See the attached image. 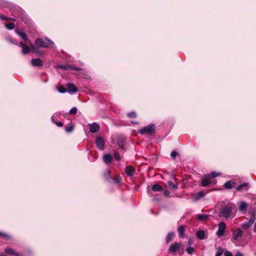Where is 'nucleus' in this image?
<instances>
[{
    "label": "nucleus",
    "mask_w": 256,
    "mask_h": 256,
    "mask_svg": "<svg viewBox=\"0 0 256 256\" xmlns=\"http://www.w3.org/2000/svg\"><path fill=\"white\" fill-rule=\"evenodd\" d=\"M78 90L76 86L72 83H68L67 84V91L70 92L74 93Z\"/></svg>",
    "instance_id": "11"
},
{
    "label": "nucleus",
    "mask_w": 256,
    "mask_h": 256,
    "mask_svg": "<svg viewBox=\"0 0 256 256\" xmlns=\"http://www.w3.org/2000/svg\"><path fill=\"white\" fill-rule=\"evenodd\" d=\"M209 216L210 215L208 214H198L197 215L196 218L200 221L204 222L208 220Z\"/></svg>",
    "instance_id": "22"
},
{
    "label": "nucleus",
    "mask_w": 256,
    "mask_h": 256,
    "mask_svg": "<svg viewBox=\"0 0 256 256\" xmlns=\"http://www.w3.org/2000/svg\"><path fill=\"white\" fill-rule=\"evenodd\" d=\"M16 33L22 39L24 40L26 42H28V38L26 34L23 31H20L18 30H16Z\"/></svg>",
    "instance_id": "18"
},
{
    "label": "nucleus",
    "mask_w": 256,
    "mask_h": 256,
    "mask_svg": "<svg viewBox=\"0 0 256 256\" xmlns=\"http://www.w3.org/2000/svg\"><path fill=\"white\" fill-rule=\"evenodd\" d=\"M236 256H243V254L240 252H238L236 255Z\"/></svg>",
    "instance_id": "51"
},
{
    "label": "nucleus",
    "mask_w": 256,
    "mask_h": 256,
    "mask_svg": "<svg viewBox=\"0 0 256 256\" xmlns=\"http://www.w3.org/2000/svg\"><path fill=\"white\" fill-rule=\"evenodd\" d=\"M30 46L33 52H36V46L32 44H30Z\"/></svg>",
    "instance_id": "47"
},
{
    "label": "nucleus",
    "mask_w": 256,
    "mask_h": 256,
    "mask_svg": "<svg viewBox=\"0 0 256 256\" xmlns=\"http://www.w3.org/2000/svg\"><path fill=\"white\" fill-rule=\"evenodd\" d=\"M152 190L154 192H161L163 190V188L158 184H155L152 186Z\"/></svg>",
    "instance_id": "25"
},
{
    "label": "nucleus",
    "mask_w": 256,
    "mask_h": 256,
    "mask_svg": "<svg viewBox=\"0 0 256 256\" xmlns=\"http://www.w3.org/2000/svg\"><path fill=\"white\" fill-rule=\"evenodd\" d=\"M4 252L6 254L12 255L14 256H22L20 254L16 252L12 248H6L4 250Z\"/></svg>",
    "instance_id": "14"
},
{
    "label": "nucleus",
    "mask_w": 256,
    "mask_h": 256,
    "mask_svg": "<svg viewBox=\"0 0 256 256\" xmlns=\"http://www.w3.org/2000/svg\"><path fill=\"white\" fill-rule=\"evenodd\" d=\"M112 180H113V182L114 184H118L121 182L122 178L120 176H116L114 177L113 178H112Z\"/></svg>",
    "instance_id": "28"
},
{
    "label": "nucleus",
    "mask_w": 256,
    "mask_h": 256,
    "mask_svg": "<svg viewBox=\"0 0 256 256\" xmlns=\"http://www.w3.org/2000/svg\"><path fill=\"white\" fill-rule=\"evenodd\" d=\"M55 123L59 127H62L64 126V124L61 122H56Z\"/></svg>",
    "instance_id": "46"
},
{
    "label": "nucleus",
    "mask_w": 256,
    "mask_h": 256,
    "mask_svg": "<svg viewBox=\"0 0 256 256\" xmlns=\"http://www.w3.org/2000/svg\"><path fill=\"white\" fill-rule=\"evenodd\" d=\"M127 116L130 118H134L136 116V114L135 112H132L127 114Z\"/></svg>",
    "instance_id": "36"
},
{
    "label": "nucleus",
    "mask_w": 256,
    "mask_h": 256,
    "mask_svg": "<svg viewBox=\"0 0 256 256\" xmlns=\"http://www.w3.org/2000/svg\"><path fill=\"white\" fill-rule=\"evenodd\" d=\"M70 70H76V71H81L82 70L81 68H78V67L74 66H70Z\"/></svg>",
    "instance_id": "41"
},
{
    "label": "nucleus",
    "mask_w": 256,
    "mask_h": 256,
    "mask_svg": "<svg viewBox=\"0 0 256 256\" xmlns=\"http://www.w3.org/2000/svg\"><path fill=\"white\" fill-rule=\"evenodd\" d=\"M223 252V249L222 248L220 247L218 250V252L216 253V256H221Z\"/></svg>",
    "instance_id": "40"
},
{
    "label": "nucleus",
    "mask_w": 256,
    "mask_h": 256,
    "mask_svg": "<svg viewBox=\"0 0 256 256\" xmlns=\"http://www.w3.org/2000/svg\"><path fill=\"white\" fill-rule=\"evenodd\" d=\"M31 63L34 66H41L44 64L42 60L38 58L32 59Z\"/></svg>",
    "instance_id": "15"
},
{
    "label": "nucleus",
    "mask_w": 256,
    "mask_h": 256,
    "mask_svg": "<svg viewBox=\"0 0 256 256\" xmlns=\"http://www.w3.org/2000/svg\"><path fill=\"white\" fill-rule=\"evenodd\" d=\"M47 41H45L41 38H38L36 41V44L38 48H49L50 44H54V42L49 39L46 38Z\"/></svg>",
    "instance_id": "2"
},
{
    "label": "nucleus",
    "mask_w": 256,
    "mask_h": 256,
    "mask_svg": "<svg viewBox=\"0 0 256 256\" xmlns=\"http://www.w3.org/2000/svg\"><path fill=\"white\" fill-rule=\"evenodd\" d=\"M100 127L96 123H93L90 125V132L92 133H95L100 130Z\"/></svg>",
    "instance_id": "16"
},
{
    "label": "nucleus",
    "mask_w": 256,
    "mask_h": 256,
    "mask_svg": "<svg viewBox=\"0 0 256 256\" xmlns=\"http://www.w3.org/2000/svg\"><path fill=\"white\" fill-rule=\"evenodd\" d=\"M211 183V179L209 176H206L202 180L200 185L202 186L206 187L208 186Z\"/></svg>",
    "instance_id": "10"
},
{
    "label": "nucleus",
    "mask_w": 256,
    "mask_h": 256,
    "mask_svg": "<svg viewBox=\"0 0 256 256\" xmlns=\"http://www.w3.org/2000/svg\"><path fill=\"white\" fill-rule=\"evenodd\" d=\"M2 20H6V19H7V18H6V17L4 16H2Z\"/></svg>",
    "instance_id": "54"
},
{
    "label": "nucleus",
    "mask_w": 256,
    "mask_h": 256,
    "mask_svg": "<svg viewBox=\"0 0 256 256\" xmlns=\"http://www.w3.org/2000/svg\"><path fill=\"white\" fill-rule=\"evenodd\" d=\"M243 232L240 228H238L232 231V236L235 240H238V238L242 236Z\"/></svg>",
    "instance_id": "13"
},
{
    "label": "nucleus",
    "mask_w": 256,
    "mask_h": 256,
    "mask_svg": "<svg viewBox=\"0 0 256 256\" xmlns=\"http://www.w3.org/2000/svg\"><path fill=\"white\" fill-rule=\"evenodd\" d=\"M156 131L154 124H150L138 130V132L142 134L153 135Z\"/></svg>",
    "instance_id": "1"
},
{
    "label": "nucleus",
    "mask_w": 256,
    "mask_h": 256,
    "mask_svg": "<svg viewBox=\"0 0 256 256\" xmlns=\"http://www.w3.org/2000/svg\"><path fill=\"white\" fill-rule=\"evenodd\" d=\"M192 239L190 238V239L188 240V244L189 245H190V244H192Z\"/></svg>",
    "instance_id": "50"
},
{
    "label": "nucleus",
    "mask_w": 256,
    "mask_h": 256,
    "mask_svg": "<svg viewBox=\"0 0 256 256\" xmlns=\"http://www.w3.org/2000/svg\"><path fill=\"white\" fill-rule=\"evenodd\" d=\"M51 118H52V120L53 122H56L55 121H54V116H52Z\"/></svg>",
    "instance_id": "55"
},
{
    "label": "nucleus",
    "mask_w": 256,
    "mask_h": 256,
    "mask_svg": "<svg viewBox=\"0 0 256 256\" xmlns=\"http://www.w3.org/2000/svg\"><path fill=\"white\" fill-rule=\"evenodd\" d=\"M208 176H210V178H214L217 176H218V174L216 173V172H212L210 174H208Z\"/></svg>",
    "instance_id": "43"
},
{
    "label": "nucleus",
    "mask_w": 256,
    "mask_h": 256,
    "mask_svg": "<svg viewBox=\"0 0 256 256\" xmlns=\"http://www.w3.org/2000/svg\"><path fill=\"white\" fill-rule=\"evenodd\" d=\"M170 192L168 190H165L164 191V194L166 196H170Z\"/></svg>",
    "instance_id": "48"
},
{
    "label": "nucleus",
    "mask_w": 256,
    "mask_h": 256,
    "mask_svg": "<svg viewBox=\"0 0 256 256\" xmlns=\"http://www.w3.org/2000/svg\"><path fill=\"white\" fill-rule=\"evenodd\" d=\"M247 207V204L244 202H242L240 203L239 206V210L240 211H244L246 209Z\"/></svg>",
    "instance_id": "29"
},
{
    "label": "nucleus",
    "mask_w": 256,
    "mask_h": 256,
    "mask_svg": "<svg viewBox=\"0 0 256 256\" xmlns=\"http://www.w3.org/2000/svg\"><path fill=\"white\" fill-rule=\"evenodd\" d=\"M6 40L9 43L17 44L16 40L10 36L7 38Z\"/></svg>",
    "instance_id": "33"
},
{
    "label": "nucleus",
    "mask_w": 256,
    "mask_h": 256,
    "mask_svg": "<svg viewBox=\"0 0 256 256\" xmlns=\"http://www.w3.org/2000/svg\"><path fill=\"white\" fill-rule=\"evenodd\" d=\"M131 124H138V122L136 121H131Z\"/></svg>",
    "instance_id": "49"
},
{
    "label": "nucleus",
    "mask_w": 256,
    "mask_h": 256,
    "mask_svg": "<svg viewBox=\"0 0 256 256\" xmlns=\"http://www.w3.org/2000/svg\"><path fill=\"white\" fill-rule=\"evenodd\" d=\"M226 228V224L224 222H220L218 225V230L216 232V235L218 237L224 236L225 230Z\"/></svg>",
    "instance_id": "5"
},
{
    "label": "nucleus",
    "mask_w": 256,
    "mask_h": 256,
    "mask_svg": "<svg viewBox=\"0 0 256 256\" xmlns=\"http://www.w3.org/2000/svg\"><path fill=\"white\" fill-rule=\"evenodd\" d=\"M19 45L22 48V54H28L30 52V48L24 42H20Z\"/></svg>",
    "instance_id": "9"
},
{
    "label": "nucleus",
    "mask_w": 256,
    "mask_h": 256,
    "mask_svg": "<svg viewBox=\"0 0 256 256\" xmlns=\"http://www.w3.org/2000/svg\"><path fill=\"white\" fill-rule=\"evenodd\" d=\"M103 160L104 162L106 164H109L111 163L112 161V156L110 154H106L104 155L103 157Z\"/></svg>",
    "instance_id": "19"
},
{
    "label": "nucleus",
    "mask_w": 256,
    "mask_h": 256,
    "mask_svg": "<svg viewBox=\"0 0 256 256\" xmlns=\"http://www.w3.org/2000/svg\"><path fill=\"white\" fill-rule=\"evenodd\" d=\"M78 112V109L76 107L72 108L69 112L70 114L72 115H75Z\"/></svg>",
    "instance_id": "38"
},
{
    "label": "nucleus",
    "mask_w": 256,
    "mask_h": 256,
    "mask_svg": "<svg viewBox=\"0 0 256 256\" xmlns=\"http://www.w3.org/2000/svg\"><path fill=\"white\" fill-rule=\"evenodd\" d=\"M58 90L60 93H64L67 91V88L66 89L63 86H60L58 88Z\"/></svg>",
    "instance_id": "34"
},
{
    "label": "nucleus",
    "mask_w": 256,
    "mask_h": 256,
    "mask_svg": "<svg viewBox=\"0 0 256 256\" xmlns=\"http://www.w3.org/2000/svg\"><path fill=\"white\" fill-rule=\"evenodd\" d=\"M0 236L4 238L6 240H9L11 238V236L10 235L6 234L4 232H0Z\"/></svg>",
    "instance_id": "30"
},
{
    "label": "nucleus",
    "mask_w": 256,
    "mask_h": 256,
    "mask_svg": "<svg viewBox=\"0 0 256 256\" xmlns=\"http://www.w3.org/2000/svg\"><path fill=\"white\" fill-rule=\"evenodd\" d=\"M178 236L180 238H183L184 236V234L185 232V226L182 225L178 227Z\"/></svg>",
    "instance_id": "17"
},
{
    "label": "nucleus",
    "mask_w": 256,
    "mask_h": 256,
    "mask_svg": "<svg viewBox=\"0 0 256 256\" xmlns=\"http://www.w3.org/2000/svg\"><path fill=\"white\" fill-rule=\"evenodd\" d=\"M35 52L36 54H39V52L38 50V48H36V52Z\"/></svg>",
    "instance_id": "53"
},
{
    "label": "nucleus",
    "mask_w": 256,
    "mask_h": 256,
    "mask_svg": "<svg viewBox=\"0 0 256 256\" xmlns=\"http://www.w3.org/2000/svg\"><path fill=\"white\" fill-rule=\"evenodd\" d=\"M196 236L200 240H204L206 238V234L204 230H199L196 233Z\"/></svg>",
    "instance_id": "21"
},
{
    "label": "nucleus",
    "mask_w": 256,
    "mask_h": 256,
    "mask_svg": "<svg viewBox=\"0 0 256 256\" xmlns=\"http://www.w3.org/2000/svg\"><path fill=\"white\" fill-rule=\"evenodd\" d=\"M236 185L235 182L232 180H229L226 182L224 184V187L226 189H230L234 188Z\"/></svg>",
    "instance_id": "20"
},
{
    "label": "nucleus",
    "mask_w": 256,
    "mask_h": 256,
    "mask_svg": "<svg viewBox=\"0 0 256 256\" xmlns=\"http://www.w3.org/2000/svg\"><path fill=\"white\" fill-rule=\"evenodd\" d=\"M224 256H233L232 253L228 251H226L224 252Z\"/></svg>",
    "instance_id": "45"
},
{
    "label": "nucleus",
    "mask_w": 256,
    "mask_h": 256,
    "mask_svg": "<svg viewBox=\"0 0 256 256\" xmlns=\"http://www.w3.org/2000/svg\"><path fill=\"white\" fill-rule=\"evenodd\" d=\"M250 187V184L248 182H244L240 185L238 186L236 188L238 192L246 191Z\"/></svg>",
    "instance_id": "8"
},
{
    "label": "nucleus",
    "mask_w": 256,
    "mask_h": 256,
    "mask_svg": "<svg viewBox=\"0 0 256 256\" xmlns=\"http://www.w3.org/2000/svg\"><path fill=\"white\" fill-rule=\"evenodd\" d=\"M182 247V246L180 243L174 242L170 245L168 249V253L172 254V255L175 256L176 252H178Z\"/></svg>",
    "instance_id": "3"
},
{
    "label": "nucleus",
    "mask_w": 256,
    "mask_h": 256,
    "mask_svg": "<svg viewBox=\"0 0 256 256\" xmlns=\"http://www.w3.org/2000/svg\"><path fill=\"white\" fill-rule=\"evenodd\" d=\"M74 129V126L72 122H70L65 126V130L67 132H71Z\"/></svg>",
    "instance_id": "24"
},
{
    "label": "nucleus",
    "mask_w": 256,
    "mask_h": 256,
    "mask_svg": "<svg viewBox=\"0 0 256 256\" xmlns=\"http://www.w3.org/2000/svg\"><path fill=\"white\" fill-rule=\"evenodd\" d=\"M220 212L226 218H230L232 212V209L230 206H224L221 210Z\"/></svg>",
    "instance_id": "4"
},
{
    "label": "nucleus",
    "mask_w": 256,
    "mask_h": 256,
    "mask_svg": "<svg viewBox=\"0 0 256 256\" xmlns=\"http://www.w3.org/2000/svg\"><path fill=\"white\" fill-rule=\"evenodd\" d=\"M186 250L188 254H192L194 252V250L193 247L189 246L186 249Z\"/></svg>",
    "instance_id": "39"
},
{
    "label": "nucleus",
    "mask_w": 256,
    "mask_h": 256,
    "mask_svg": "<svg viewBox=\"0 0 256 256\" xmlns=\"http://www.w3.org/2000/svg\"><path fill=\"white\" fill-rule=\"evenodd\" d=\"M178 155V154L177 152H176V150H172L170 154V156L172 159L174 160L176 156H177Z\"/></svg>",
    "instance_id": "42"
},
{
    "label": "nucleus",
    "mask_w": 256,
    "mask_h": 256,
    "mask_svg": "<svg viewBox=\"0 0 256 256\" xmlns=\"http://www.w3.org/2000/svg\"><path fill=\"white\" fill-rule=\"evenodd\" d=\"M251 226V224H250L248 222H247L242 224V227L245 230H248Z\"/></svg>",
    "instance_id": "35"
},
{
    "label": "nucleus",
    "mask_w": 256,
    "mask_h": 256,
    "mask_svg": "<svg viewBox=\"0 0 256 256\" xmlns=\"http://www.w3.org/2000/svg\"><path fill=\"white\" fill-rule=\"evenodd\" d=\"M58 67L62 70H70V65H60L58 66Z\"/></svg>",
    "instance_id": "37"
},
{
    "label": "nucleus",
    "mask_w": 256,
    "mask_h": 256,
    "mask_svg": "<svg viewBox=\"0 0 256 256\" xmlns=\"http://www.w3.org/2000/svg\"><path fill=\"white\" fill-rule=\"evenodd\" d=\"M136 170L132 166H128L124 168V172L127 175V176L132 177L135 174Z\"/></svg>",
    "instance_id": "7"
},
{
    "label": "nucleus",
    "mask_w": 256,
    "mask_h": 256,
    "mask_svg": "<svg viewBox=\"0 0 256 256\" xmlns=\"http://www.w3.org/2000/svg\"><path fill=\"white\" fill-rule=\"evenodd\" d=\"M102 175L106 181L107 182H110V180L112 179V178L110 176V171L109 170H105L103 172Z\"/></svg>",
    "instance_id": "12"
},
{
    "label": "nucleus",
    "mask_w": 256,
    "mask_h": 256,
    "mask_svg": "<svg viewBox=\"0 0 256 256\" xmlns=\"http://www.w3.org/2000/svg\"><path fill=\"white\" fill-rule=\"evenodd\" d=\"M5 26L8 29L12 30L14 28V24L13 22L6 24Z\"/></svg>",
    "instance_id": "31"
},
{
    "label": "nucleus",
    "mask_w": 256,
    "mask_h": 256,
    "mask_svg": "<svg viewBox=\"0 0 256 256\" xmlns=\"http://www.w3.org/2000/svg\"><path fill=\"white\" fill-rule=\"evenodd\" d=\"M205 195L206 194L204 192H199L196 194L194 197V201H198L200 198H204L205 196Z\"/></svg>",
    "instance_id": "23"
},
{
    "label": "nucleus",
    "mask_w": 256,
    "mask_h": 256,
    "mask_svg": "<svg viewBox=\"0 0 256 256\" xmlns=\"http://www.w3.org/2000/svg\"><path fill=\"white\" fill-rule=\"evenodd\" d=\"M254 231L256 232V223L254 224Z\"/></svg>",
    "instance_id": "52"
},
{
    "label": "nucleus",
    "mask_w": 256,
    "mask_h": 256,
    "mask_svg": "<svg viewBox=\"0 0 256 256\" xmlns=\"http://www.w3.org/2000/svg\"><path fill=\"white\" fill-rule=\"evenodd\" d=\"M114 158L117 160H120L121 159V158L120 156V154L117 152H116L114 154Z\"/></svg>",
    "instance_id": "44"
},
{
    "label": "nucleus",
    "mask_w": 256,
    "mask_h": 256,
    "mask_svg": "<svg viewBox=\"0 0 256 256\" xmlns=\"http://www.w3.org/2000/svg\"><path fill=\"white\" fill-rule=\"evenodd\" d=\"M174 236V232H169L166 236V244H168L172 240V236Z\"/></svg>",
    "instance_id": "26"
},
{
    "label": "nucleus",
    "mask_w": 256,
    "mask_h": 256,
    "mask_svg": "<svg viewBox=\"0 0 256 256\" xmlns=\"http://www.w3.org/2000/svg\"><path fill=\"white\" fill-rule=\"evenodd\" d=\"M168 184L170 188H171L173 190H176L178 188V184H174L172 182V181H168Z\"/></svg>",
    "instance_id": "27"
},
{
    "label": "nucleus",
    "mask_w": 256,
    "mask_h": 256,
    "mask_svg": "<svg viewBox=\"0 0 256 256\" xmlns=\"http://www.w3.org/2000/svg\"><path fill=\"white\" fill-rule=\"evenodd\" d=\"M104 140L102 136H98L96 140V147L100 150H104Z\"/></svg>",
    "instance_id": "6"
},
{
    "label": "nucleus",
    "mask_w": 256,
    "mask_h": 256,
    "mask_svg": "<svg viewBox=\"0 0 256 256\" xmlns=\"http://www.w3.org/2000/svg\"><path fill=\"white\" fill-rule=\"evenodd\" d=\"M255 218H256L254 214L252 213L248 222H249L250 224H251L252 225L254 222Z\"/></svg>",
    "instance_id": "32"
}]
</instances>
